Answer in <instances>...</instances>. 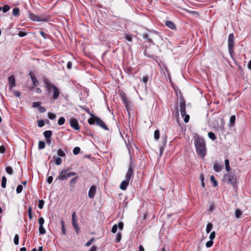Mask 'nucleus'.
I'll use <instances>...</instances> for the list:
<instances>
[{"instance_id": "nucleus-30", "label": "nucleus", "mask_w": 251, "mask_h": 251, "mask_svg": "<svg viewBox=\"0 0 251 251\" xmlns=\"http://www.w3.org/2000/svg\"><path fill=\"white\" fill-rule=\"evenodd\" d=\"M60 224L61 226L62 233L63 235H65L66 234V230H65L64 222L63 220L61 221Z\"/></svg>"}, {"instance_id": "nucleus-49", "label": "nucleus", "mask_w": 251, "mask_h": 251, "mask_svg": "<svg viewBox=\"0 0 251 251\" xmlns=\"http://www.w3.org/2000/svg\"><path fill=\"white\" fill-rule=\"evenodd\" d=\"M62 162V160L61 158H60V157L56 158V159L55 160L56 165H60V164H61Z\"/></svg>"}, {"instance_id": "nucleus-51", "label": "nucleus", "mask_w": 251, "mask_h": 251, "mask_svg": "<svg viewBox=\"0 0 251 251\" xmlns=\"http://www.w3.org/2000/svg\"><path fill=\"white\" fill-rule=\"evenodd\" d=\"M94 238H92L90 240H89L85 245L86 247L90 246L94 241Z\"/></svg>"}, {"instance_id": "nucleus-11", "label": "nucleus", "mask_w": 251, "mask_h": 251, "mask_svg": "<svg viewBox=\"0 0 251 251\" xmlns=\"http://www.w3.org/2000/svg\"><path fill=\"white\" fill-rule=\"evenodd\" d=\"M121 98L126 110L128 111L130 108L131 102L127 99L126 96L125 94H123L121 96Z\"/></svg>"}, {"instance_id": "nucleus-64", "label": "nucleus", "mask_w": 251, "mask_h": 251, "mask_svg": "<svg viewBox=\"0 0 251 251\" xmlns=\"http://www.w3.org/2000/svg\"><path fill=\"white\" fill-rule=\"evenodd\" d=\"M52 180H53V177L52 176H50L48 177L47 178V182L49 183V184H50L52 182Z\"/></svg>"}, {"instance_id": "nucleus-56", "label": "nucleus", "mask_w": 251, "mask_h": 251, "mask_svg": "<svg viewBox=\"0 0 251 251\" xmlns=\"http://www.w3.org/2000/svg\"><path fill=\"white\" fill-rule=\"evenodd\" d=\"M165 147L164 146H160L159 147L160 156H161L164 152Z\"/></svg>"}, {"instance_id": "nucleus-29", "label": "nucleus", "mask_w": 251, "mask_h": 251, "mask_svg": "<svg viewBox=\"0 0 251 251\" xmlns=\"http://www.w3.org/2000/svg\"><path fill=\"white\" fill-rule=\"evenodd\" d=\"M96 116H93V117L88 119V123L90 125H93L96 123Z\"/></svg>"}, {"instance_id": "nucleus-6", "label": "nucleus", "mask_w": 251, "mask_h": 251, "mask_svg": "<svg viewBox=\"0 0 251 251\" xmlns=\"http://www.w3.org/2000/svg\"><path fill=\"white\" fill-rule=\"evenodd\" d=\"M221 124V125L219 124L218 121L219 119L217 120H215L212 123V126L214 128H216V130H220L221 131H223L224 130V122L222 119H220Z\"/></svg>"}, {"instance_id": "nucleus-28", "label": "nucleus", "mask_w": 251, "mask_h": 251, "mask_svg": "<svg viewBox=\"0 0 251 251\" xmlns=\"http://www.w3.org/2000/svg\"><path fill=\"white\" fill-rule=\"evenodd\" d=\"M212 227H213V225L210 223H208L206 226V233H209L211 231V229H212Z\"/></svg>"}, {"instance_id": "nucleus-9", "label": "nucleus", "mask_w": 251, "mask_h": 251, "mask_svg": "<svg viewBox=\"0 0 251 251\" xmlns=\"http://www.w3.org/2000/svg\"><path fill=\"white\" fill-rule=\"evenodd\" d=\"M133 166L132 165V160H131L130 164L129 165L127 172L126 175V179H127V180H130V178L133 176Z\"/></svg>"}, {"instance_id": "nucleus-36", "label": "nucleus", "mask_w": 251, "mask_h": 251, "mask_svg": "<svg viewBox=\"0 0 251 251\" xmlns=\"http://www.w3.org/2000/svg\"><path fill=\"white\" fill-rule=\"evenodd\" d=\"M160 137V132L159 130L156 129L154 131V138L155 140H158Z\"/></svg>"}, {"instance_id": "nucleus-18", "label": "nucleus", "mask_w": 251, "mask_h": 251, "mask_svg": "<svg viewBox=\"0 0 251 251\" xmlns=\"http://www.w3.org/2000/svg\"><path fill=\"white\" fill-rule=\"evenodd\" d=\"M166 26H167L169 28H170L171 29H174L176 28L175 25L172 21H166Z\"/></svg>"}, {"instance_id": "nucleus-16", "label": "nucleus", "mask_w": 251, "mask_h": 251, "mask_svg": "<svg viewBox=\"0 0 251 251\" xmlns=\"http://www.w3.org/2000/svg\"><path fill=\"white\" fill-rule=\"evenodd\" d=\"M30 16L31 19L34 21L44 22L47 21L46 19L41 18L34 14H31Z\"/></svg>"}, {"instance_id": "nucleus-4", "label": "nucleus", "mask_w": 251, "mask_h": 251, "mask_svg": "<svg viewBox=\"0 0 251 251\" xmlns=\"http://www.w3.org/2000/svg\"><path fill=\"white\" fill-rule=\"evenodd\" d=\"M228 49L229 53L231 57L234 54L233 47L234 46V36L233 33H230L228 37Z\"/></svg>"}, {"instance_id": "nucleus-38", "label": "nucleus", "mask_w": 251, "mask_h": 251, "mask_svg": "<svg viewBox=\"0 0 251 251\" xmlns=\"http://www.w3.org/2000/svg\"><path fill=\"white\" fill-rule=\"evenodd\" d=\"M10 7L8 5H5L2 7H1V10H2L3 13H6L9 10Z\"/></svg>"}, {"instance_id": "nucleus-52", "label": "nucleus", "mask_w": 251, "mask_h": 251, "mask_svg": "<svg viewBox=\"0 0 251 251\" xmlns=\"http://www.w3.org/2000/svg\"><path fill=\"white\" fill-rule=\"evenodd\" d=\"M38 223H39V226H43V225L44 224V218L43 217H40L39 219Z\"/></svg>"}, {"instance_id": "nucleus-48", "label": "nucleus", "mask_w": 251, "mask_h": 251, "mask_svg": "<svg viewBox=\"0 0 251 251\" xmlns=\"http://www.w3.org/2000/svg\"><path fill=\"white\" fill-rule=\"evenodd\" d=\"M213 245V240H210V241L207 242L206 243V247L207 248H210Z\"/></svg>"}, {"instance_id": "nucleus-24", "label": "nucleus", "mask_w": 251, "mask_h": 251, "mask_svg": "<svg viewBox=\"0 0 251 251\" xmlns=\"http://www.w3.org/2000/svg\"><path fill=\"white\" fill-rule=\"evenodd\" d=\"M7 179L5 176H3L1 178V186L3 188H5L6 185Z\"/></svg>"}, {"instance_id": "nucleus-2", "label": "nucleus", "mask_w": 251, "mask_h": 251, "mask_svg": "<svg viewBox=\"0 0 251 251\" xmlns=\"http://www.w3.org/2000/svg\"><path fill=\"white\" fill-rule=\"evenodd\" d=\"M43 81L44 84L45 85V87L49 93L50 92L51 89L53 90V99L56 100L58 99L60 94V91L59 89L54 84H51L47 78H44Z\"/></svg>"}, {"instance_id": "nucleus-43", "label": "nucleus", "mask_w": 251, "mask_h": 251, "mask_svg": "<svg viewBox=\"0 0 251 251\" xmlns=\"http://www.w3.org/2000/svg\"><path fill=\"white\" fill-rule=\"evenodd\" d=\"M44 204V201L42 200H39L38 201V207L40 209H42Z\"/></svg>"}, {"instance_id": "nucleus-22", "label": "nucleus", "mask_w": 251, "mask_h": 251, "mask_svg": "<svg viewBox=\"0 0 251 251\" xmlns=\"http://www.w3.org/2000/svg\"><path fill=\"white\" fill-rule=\"evenodd\" d=\"M43 134L45 137L46 139L50 138H51V136L52 135V131L51 130H46L44 131Z\"/></svg>"}, {"instance_id": "nucleus-31", "label": "nucleus", "mask_w": 251, "mask_h": 251, "mask_svg": "<svg viewBox=\"0 0 251 251\" xmlns=\"http://www.w3.org/2000/svg\"><path fill=\"white\" fill-rule=\"evenodd\" d=\"M39 234L40 235H43L46 233V229L43 227V226H39Z\"/></svg>"}, {"instance_id": "nucleus-35", "label": "nucleus", "mask_w": 251, "mask_h": 251, "mask_svg": "<svg viewBox=\"0 0 251 251\" xmlns=\"http://www.w3.org/2000/svg\"><path fill=\"white\" fill-rule=\"evenodd\" d=\"M6 172L9 175H11L13 174V170L11 167L8 166L5 168Z\"/></svg>"}, {"instance_id": "nucleus-20", "label": "nucleus", "mask_w": 251, "mask_h": 251, "mask_svg": "<svg viewBox=\"0 0 251 251\" xmlns=\"http://www.w3.org/2000/svg\"><path fill=\"white\" fill-rule=\"evenodd\" d=\"M223 166L218 163H215L213 166V169L216 172H220Z\"/></svg>"}, {"instance_id": "nucleus-25", "label": "nucleus", "mask_w": 251, "mask_h": 251, "mask_svg": "<svg viewBox=\"0 0 251 251\" xmlns=\"http://www.w3.org/2000/svg\"><path fill=\"white\" fill-rule=\"evenodd\" d=\"M20 14V9L19 8L15 7L13 9L12 14L14 16H18Z\"/></svg>"}, {"instance_id": "nucleus-40", "label": "nucleus", "mask_w": 251, "mask_h": 251, "mask_svg": "<svg viewBox=\"0 0 251 251\" xmlns=\"http://www.w3.org/2000/svg\"><path fill=\"white\" fill-rule=\"evenodd\" d=\"M65 121V119L64 117H60L58 120V124L59 126H61L64 124Z\"/></svg>"}, {"instance_id": "nucleus-41", "label": "nucleus", "mask_w": 251, "mask_h": 251, "mask_svg": "<svg viewBox=\"0 0 251 251\" xmlns=\"http://www.w3.org/2000/svg\"><path fill=\"white\" fill-rule=\"evenodd\" d=\"M19 241V236L17 234H16L15 235V237L14 238V244L16 245H18Z\"/></svg>"}, {"instance_id": "nucleus-5", "label": "nucleus", "mask_w": 251, "mask_h": 251, "mask_svg": "<svg viewBox=\"0 0 251 251\" xmlns=\"http://www.w3.org/2000/svg\"><path fill=\"white\" fill-rule=\"evenodd\" d=\"M224 179L227 180L228 183L231 184L233 187H235L236 178L233 174H226L224 176Z\"/></svg>"}, {"instance_id": "nucleus-58", "label": "nucleus", "mask_w": 251, "mask_h": 251, "mask_svg": "<svg viewBox=\"0 0 251 251\" xmlns=\"http://www.w3.org/2000/svg\"><path fill=\"white\" fill-rule=\"evenodd\" d=\"M125 38L127 41L129 42H131L132 40L131 36L129 35L126 34L125 36Z\"/></svg>"}, {"instance_id": "nucleus-33", "label": "nucleus", "mask_w": 251, "mask_h": 251, "mask_svg": "<svg viewBox=\"0 0 251 251\" xmlns=\"http://www.w3.org/2000/svg\"><path fill=\"white\" fill-rule=\"evenodd\" d=\"M208 136L210 139H211L213 141H214L216 139V137L215 134L212 132H209L208 133Z\"/></svg>"}, {"instance_id": "nucleus-32", "label": "nucleus", "mask_w": 251, "mask_h": 251, "mask_svg": "<svg viewBox=\"0 0 251 251\" xmlns=\"http://www.w3.org/2000/svg\"><path fill=\"white\" fill-rule=\"evenodd\" d=\"M210 179L211 182L213 183V185L214 187H216L218 185V183L213 176H210Z\"/></svg>"}, {"instance_id": "nucleus-59", "label": "nucleus", "mask_w": 251, "mask_h": 251, "mask_svg": "<svg viewBox=\"0 0 251 251\" xmlns=\"http://www.w3.org/2000/svg\"><path fill=\"white\" fill-rule=\"evenodd\" d=\"M149 80V76H145L143 77L142 81L145 84H147Z\"/></svg>"}, {"instance_id": "nucleus-13", "label": "nucleus", "mask_w": 251, "mask_h": 251, "mask_svg": "<svg viewBox=\"0 0 251 251\" xmlns=\"http://www.w3.org/2000/svg\"><path fill=\"white\" fill-rule=\"evenodd\" d=\"M96 187L95 185H92L90 187L88 192V197L90 199H93L96 193Z\"/></svg>"}, {"instance_id": "nucleus-60", "label": "nucleus", "mask_w": 251, "mask_h": 251, "mask_svg": "<svg viewBox=\"0 0 251 251\" xmlns=\"http://www.w3.org/2000/svg\"><path fill=\"white\" fill-rule=\"evenodd\" d=\"M215 238V232L212 231L209 236V238L210 240H213Z\"/></svg>"}, {"instance_id": "nucleus-15", "label": "nucleus", "mask_w": 251, "mask_h": 251, "mask_svg": "<svg viewBox=\"0 0 251 251\" xmlns=\"http://www.w3.org/2000/svg\"><path fill=\"white\" fill-rule=\"evenodd\" d=\"M29 75L30 76V78H31V80L32 81L33 86H38L39 85V82H38L37 78L35 76L34 73L33 72H30L29 73Z\"/></svg>"}, {"instance_id": "nucleus-61", "label": "nucleus", "mask_w": 251, "mask_h": 251, "mask_svg": "<svg viewBox=\"0 0 251 251\" xmlns=\"http://www.w3.org/2000/svg\"><path fill=\"white\" fill-rule=\"evenodd\" d=\"M188 13L192 14L193 15H196L198 16L199 15L198 13L195 11H190V10H187V11Z\"/></svg>"}, {"instance_id": "nucleus-3", "label": "nucleus", "mask_w": 251, "mask_h": 251, "mask_svg": "<svg viewBox=\"0 0 251 251\" xmlns=\"http://www.w3.org/2000/svg\"><path fill=\"white\" fill-rule=\"evenodd\" d=\"M70 168H68L62 170L60 174L56 177V180H64L67 179L68 178L72 176H75L76 175L75 172H69Z\"/></svg>"}, {"instance_id": "nucleus-63", "label": "nucleus", "mask_w": 251, "mask_h": 251, "mask_svg": "<svg viewBox=\"0 0 251 251\" xmlns=\"http://www.w3.org/2000/svg\"><path fill=\"white\" fill-rule=\"evenodd\" d=\"M97 251V248L96 246L93 245L88 251Z\"/></svg>"}, {"instance_id": "nucleus-42", "label": "nucleus", "mask_w": 251, "mask_h": 251, "mask_svg": "<svg viewBox=\"0 0 251 251\" xmlns=\"http://www.w3.org/2000/svg\"><path fill=\"white\" fill-rule=\"evenodd\" d=\"M48 116L49 119L50 120H54L56 118V115L52 113H48Z\"/></svg>"}, {"instance_id": "nucleus-21", "label": "nucleus", "mask_w": 251, "mask_h": 251, "mask_svg": "<svg viewBox=\"0 0 251 251\" xmlns=\"http://www.w3.org/2000/svg\"><path fill=\"white\" fill-rule=\"evenodd\" d=\"M161 140H162V145L161 146H164V147H166V144H167V135L166 134L162 135V137H161Z\"/></svg>"}, {"instance_id": "nucleus-54", "label": "nucleus", "mask_w": 251, "mask_h": 251, "mask_svg": "<svg viewBox=\"0 0 251 251\" xmlns=\"http://www.w3.org/2000/svg\"><path fill=\"white\" fill-rule=\"evenodd\" d=\"M184 121L185 123H187L188 122L189 120V119H190V116L189 115H187L186 114H185V115H184Z\"/></svg>"}, {"instance_id": "nucleus-26", "label": "nucleus", "mask_w": 251, "mask_h": 251, "mask_svg": "<svg viewBox=\"0 0 251 251\" xmlns=\"http://www.w3.org/2000/svg\"><path fill=\"white\" fill-rule=\"evenodd\" d=\"M242 212L239 209H237L235 212V216L236 218L239 219L242 215Z\"/></svg>"}, {"instance_id": "nucleus-34", "label": "nucleus", "mask_w": 251, "mask_h": 251, "mask_svg": "<svg viewBox=\"0 0 251 251\" xmlns=\"http://www.w3.org/2000/svg\"><path fill=\"white\" fill-rule=\"evenodd\" d=\"M45 147V143L44 141H40L38 143V149L42 150Z\"/></svg>"}, {"instance_id": "nucleus-62", "label": "nucleus", "mask_w": 251, "mask_h": 251, "mask_svg": "<svg viewBox=\"0 0 251 251\" xmlns=\"http://www.w3.org/2000/svg\"><path fill=\"white\" fill-rule=\"evenodd\" d=\"M118 227L119 228L120 230H123L124 227V224L123 223L120 222L119 223Z\"/></svg>"}, {"instance_id": "nucleus-47", "label": "nucleus", "mask_w": 251, "mask_h": 251, "mask_svg": "<svg viewBox=\"0 0 251 251\" xmlns=\"http://www.w3.org/2000/svg\"><path fill=\"white\" fill-rule=\"evenodd\" d=\"M144 55L149 58H154V56L153 55H150L148 53V50H145L144 51Z\"/></svg>"}, {"instance_id": "nucleus-55", "label": "nucleus", "mask_w": 251, "mask_h": 251, "mask_svg": "<svg viewBox=\"0 0 251 251\" xmlns=\"http://www.w3.org/2000/svg\"><path fill=\"white\" fill-rule=\"evenodd\" d=\"M40 34L44 38L47 39L48 36L43 31L40 30L39 31Z\"/></svg>"}, {"instance_id": "nucleus-23", "label": "nucleus", "mask_w": 251, "mask_h": 251, "mask_svg": "<svg viewBox=\"0 0 251 251\" xmlns=\"http://www.w3.org/2000/svg\"><path fill=\"white\" fill-rule=\"evenodd\" d=\"M236 120V117L235 115H232L230 117V120H229V126H232L235 123Z\"/></svg>"}, {"instance_id": "nucleus-27", "label": "nucleus", "mask_w": 251, "mask_h": 251, "mask_svg": "<svg viewBox=\"0 0 251 251\" xmlns=\"http://www.w3.org/2000/svg\"><path fill=\"white\" fill-rule=\"evenodd\" d=\"M122 238V234L120 232H118L116 236L115 242L117 243H119L121 241Z\"/></svg>"}, {"instance_id": "nucleus-45", "label": "nucleus", "mask_w": 251, "mask_h": 251, "mask_svg": "<svg viewBox=\"0 0 251 251\" xmlns=\"http://www.w3.org/2000/svg\"><path fill=\"white\" fill-rule=\"evenodd\" d=\"M41 102L40 101H35L33 102L32 106L33 107H38V108L41 106Z\"/></svg>"}, {"instance_id": "nucleus-17", "label": "nucleus", "mask_w": 251, "mask_h": 251, "mask_svg": "<svg viewBox=\"0 0 251 251\" xmlns=\"http://www.w3.org/2000/svg\"><path fill=\"white\" fill-rule=\"evenodd\" d=\"M129 180H127V179L123 180L121 185H120V188L122 190H125L126 189L127 186L128 185Z\"/></svg>"}, {"instance_id": "nucleus-53", "label": "nucleus", "mask_w": 251, "mask_h": 251, "mask_svg": "<svg viewBox=\"0 0 251 251\" xmlns=\"http://www.w3.org/2000/svg\"><path fill=\"white\" fill-rule=\"evenodd\" d=\"M18 35L20 37H23L26 36L27 35V33L25 31H21L18 33Z\"/></svg>"}, {"instance_id": "nucleus-14", "label": "nucleus", "mask_w": 251, "mask_h": 251, "mask_svg": "<svg viewBox=\"0 0 251 251\" xmlns=\"http://www.w3.org/2000/svg\"><path fill=\"white\" fill-rule=\"evenodd\" d=\"M8 80L10 89L11 90L12 88L15 87L16 86L15 78L14 75H11L9 76L8 77Z\"/></svg>"}, {"instance_id": "nucleus-10", "label": "nucleus", "mask_w": 251, "mask_h": 251, "mask_svg": "<svg viewBox=\"0 0 251 251\" xmlns=\"http://www.w3.org/2000/svg\"><path fill=\"white\" fill-rule=\"evenodd\" d=\"M70 125L73 128L76 130H78L80 128L77 120L73 117L71 118L70 120Z\"/></svg>"}, {"instance_id": "nucleus-39", "label": "nucleus", "mask_w": 251, "mask_h": 251, "mask_svg": "<svg viewBox=\"0 0 251 251\" xmlns=\"http://www.w3.org/2000/svg\"><path fill=\"white\" fill-rule=\"evenodd\" d=\"M80 151V149L79 147H75L73 151V152L75 155L78 154Z\"/></svg>"}, {"instance_id": "nucleus-1", "label": "nucleus", "mask_w": 251, "mask_h": 251, "mask_svg": "<svg viewBox=\"0 0 251 251\" xmlns=\"http://www.w3.org/2000/svg\"><path fill=\"white\" fill-rule=\"evenodd\" d=\"M194 145L197 154L203 158L206 154V147L204 139L199 135L196 136Z\"/></svg>"}, {"instance_id": "nucleus-8", "label": "nucleus", "mask_w": 251, "mask_h": 251, "mask_svg": "<svg viewBox=\"0 0 251 251\" xmlns=\"http://www.w3.org/2000/svg\"><path fill=\"white\" fill-rule=\"evenodd\" d=\"M180 112L181 116L184 117L186 114V104L185 101L183 98L180 99Z\"/></svg>"}, {"instance_id": "nucleus-46", "label": "nucleus", "mask_w": 251, "mask_h": 251, "mask_svg": "<svg viewBox=\"0 0 251 251\" xmlns=\"http://www.w3.org/2000/svg\"><path fill=\"white\" fill-rule=\"evenodd\" d=\"M45 125V122L43 120H40L38 121V126L40 127H43Z\"/></svg>"}, {"instance_id": "nucleus-37", "label": "nucleus", "mask_w": 251, "mask_h": 251, "mask_svg": "<svg viewBox=\"0 0 251 251\" xmlns=\"http://www.w3.org/2000/svg\"><path fill=\"white\" fill-rule=\"evenodd\" d=\"M57 154L59 156L61 157H65L66 156L65 153L64 152V151L61 149H59L57 151Z\"/></svg>"}, {"instance_id": "nucleus-12", "label": "nucleus", "mask_w": 251, "mask_h": 251, "mask_svg": "<svg viewBox=\"0 0 251 251\" xmlns=\"http://www.w3.org/2000/svg\"><path fill=\"white\" fill-rule=\"evenodd\" d=\"M96 125L100 126L103 129L106 130H108L109 129L106 126V125L105 124L103 121H102L100 118L99 117H96Z\"/></svg>"}, {"instance_id": "nucleus-19", "label": "nucleus", "mask_w": 251, "mask_h": 251, "mask_svg": "<svg viewBox=\"0 0 251 251\" xmlns=\"http://www.w3.org/2000/svg\"><path fill=\"white\" fill-rule=\"evenodd\" d=\"M79 177L78 176H76L73 178H72L70 181V187H74L77 180H78Z\"/></svg>"}, {"instance_id": "nucleus-7", "label": "nucleus", "mask_w": 251, "mask_h": 251, "mask_svg": "<svg viewBox=\"0 0 251 251\" xmlns=\"http://www.w3.org/2000/svg\"><path fill=\"white\" fill-rule=\"evenodd\" d=\"M72 225L75 231V232L78 234L80 229L77 223L75 212H74L72 214Z\"/></svg>"}, {"instance_id": "nucleus-57", "label": "nucleus", "mask_w": 251, "mask_h": 251, "mask_svg": "<svg viewBox=\"0 0 251 251\" xmlns=\"http://www.w3.org/2000/svg\"><path fill=\"white\" fill-rule=\"evenodd\" d=\"M38 110L41 112V113H44L46 112V108L43 107V106H40L38 108Z\"/></svg>"}, {"instance_id": "nucleus-50", "label": "nucleus", "mask_w": 251, "mask_h": 251, "mask_svg": "<svg viewBox=\"0 0 251 251\" xmlns=\"http://www.w3.org/2000/svg\"><path fill=\"white\" fill-rule=\"evenodd\" d=\"M118 229V226L116 224H115L113 226L111 229V232L112 233H116Z\"/></svg>"}, {"instance_id": "nucleus-44", "label": "nucleus", "mask_w": 251, "mask_h": 251, "mask_svg": "<svg viewBox=\"0 0 251 251\" xmlns=\"http://www.w3.org/2000/svg\"><path fill=\"white\" fill-rule=\"evenodd\" d=\"M23 187L22 185H18L17 189H16V192L17 194H19L22 192L23 190Z\"/></svg>"}]
</instances>
